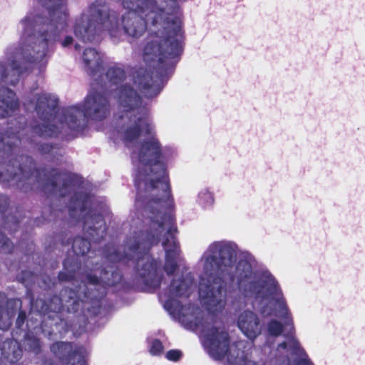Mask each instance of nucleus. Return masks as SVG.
<instances>
[{"mask_svg":"<svg viewBox=\"0 0 365 365\" xmlns=\"http://www.w3.org/2000/svg\"><path fill=\"white\" fill-rule=\"evenodd\" d=\"M59 278H60L61 279H64V274H63V273H61V274H59Z\"/></svg>","mask_w":365,"mask_h":365,"instance_id":"nucleus-29","label":"nucleus"},{"mask_svg":"<svg viewBox=\"0 0 365 365\" xmlns=\"http://www.w3.org/2000/svg\"><path fill=\"white\" fill-rule=\"evenodd\" d=\"M11 84H14V82L13 81V80H11Z\"/></svg>","mask_w":365,"mask_h":365,"instance_id":"nucleus-33","label":"nucleus"},{"mask_svg":"<svg viewBox=\"0 0 365 365\" xmlns=\"http://www.w3.org/2000/svg\"><path fill=\"white\" fill-rule=\"evenodd\" d=\"M88 279L91 284H96L98 282V279L96 277L89 276Z\"/></svg>","mask_w":365,"mask_h":365,"instance_id":"nucleus-24","label":"nucleus"},{"mask_svg":"<svg viewBox=\"0 0 365 365\" xmlns=\"http://www.w3.org/2000/svg\"><path fill=\"white\" fill-rule=\"evenodd\" d=\"M51 185L53 187V190L56 191L57 189H58V192H61V187H58V182L56 183L54 182H51Z\"/></svg>","mask_w":365,"mask_h":365,"instance_id":"nucleus-25","label":"nucleus"},{"mask_svg":"<svg viewBox=\"0 0 365 365\" xmlns=\"http://www.w3.org/2000/svg\"><path fill=\"white\" fill-rule=\"evenodd\" d=\"M34 344H35V347L34 349L38 348V341H35Z\"/></svg>","mask_w":365,"mask_h":365,"instance_id":"nucleus-28","label":"nucleus"},{"mask_svg":"<svg viewBox=\"0 0 365 365\" xmlns=\"http://www.w3.org/2000/svg\"><path fill=\"white\" fill-rule=\"evenodd\" d=\"M178 0H123L128 11L121 19L123 31L140 36L148 28L143 57L146 63H173L182 50L183 32Z\"/></svg>","mask_w":365,"mask_h":365,"instance_id":"nucleus-3","label":"nucleus"},{"mask_svg":"<svg viewBox=\"0 0 365 365\" xmlns=\"http://www.w3.org/2000/svg\"><path fill=\"white\" fill-rule=\"evenodd\" d=\"M11 344L14 346V347H16L17 346L16 342L11 341Z\"/></svg>","mask_w":365,"mask_h":365,"instance_id":"nucleus-30","label":"nucleus"},{"mask_svg":"<svg viewBox=\"0 0 365 365\" xmlns=\"http://www.w3.org/2000/svg\"><path fill=\"white\" fill-rule=\"evenodd\" d=\"M10 241L4 236L0 237V247H1L5 252L10 250Z\"/></svg>","mask_w":365,"mask_h":365,"instance_id":"nucleus-18","label":"nucleus"},{"mask_svg":"<svg viewBox=\"0 0 365 365\" xmlns=\"http://www.w3.org/2000/svg\"><path fill=\"white\" fill-rule=\"evenodd\" d=\"M83 61L88 73L94 75L101 68V56L93 48H87L83 53Z\"/></svg>","mask_w":365,"mask_h":365,"instance_id":"nucleus-10","label":"nucleus"},{"mask_svg":"<svg viewBox=\"0 0 365 365\" xmlns=\"http://www.w3.org/2000/svg\"><path fill=\"white\" fill-rule=\"evenodd\" d=\"M86 224L92 240L96 241L103 237L106 226L101 216L91 218V221L86 222Z\"/></svg>","mask_w":365,"mask_h":365,"instance_id":"nucleus-11","label":"nucleus"},{"mask_svg":"<svg viewBox=\"0 0 365 365\" xmlns=\"http://www.w3.org/2000/svg\"><path fill=\"white\" fill-rule=\"evenodd\" d=\"M25 317H26V314L24 312H21L19 313L18 319L16 320V323L19 326H20L21 324L24 323Z\"/></svg>","mask_w":365,"mask_h":365,"instance_id":"nucleus-23","label":"nucleus"},{"mask_svg":"<svg viewBox=\"0 0 365 365\" xmlns=\"http://www.w3.org/2000/svg\"><path fill=\"white\" fill-rule=\"evenodd\" d=\"M91 244L88 240L78 238L76 239L73 244V251L76 255H85L90 250Z\"/></svg>","mask_w":365,"mask_h":365,"instance_id":"nucleus-14","label":"nucleus"},{"mask_svg":"<svg viewBox=\"0 0 365 365\" xmlns=\"http://www.w3.org/2000/svg\"><path fill=\"white\" fill-rule=\"evenodd\" d=\"M51 351L59 356H69L71 365H86L89 351L84 347L73 350L72 345L66 342H57L51 346Z\"/></svg>","mask_w":365,"mask_h":365,"instance_id":"nucleus-7","label":"nucleus"},{"mask_svg":"<svg viewBox=\"0 0 365 365\" xmlns=\"http://www.w3.org/2000/svg\"><path fill=\"white\" fill-rule=\"evenodd\" d=\"M112 277H113V280L110 281V279L105 283L109 286L114 285L115 283L118 282L120 279V276L118 273H112Z\"/></svg>","mask_w":365,"mask_h":365,"instance_id":"nucleus-21","label":"nucleus"},{"mask_svg":"<svg viewBox=\"0 0 365 365\" xmlns=\"http://www.w3.org/2000/svg\"><path fill=\"white\" fill-rule=\"evenodd\" d=\"M181 352L178 350H170L167 352L166 358L170 361H178L181 357Z\"/></svg>","mask_w":365,"mask_h":365,"instance_id":"nucleus-16","label":"nucleus"},{"mask_svg":"<svg viewBox=\"0 0 365 365\" xmlns=\"http://www.w3.org/2000/svg\"><path fill=\"white\" fill-rule=\"evenodd\" d=\"M84 202H85L84 200H78V206L79 207V208L81 210L83 208Z\"/></svg>","mask_w":365,"mask_h":365,"instance_id":"nucleus-27","label":"nucleus"},{"mask_svg":"<svg viewBox=\"0 0 365 365\" xmlns=\"http://www.w3.org/2000/svg\"><path fill=\"white\" fill-rule=\"evenodd\" d=\"M163 351V346L162 343L158 340L154 339L151 341L150 346V352L153 356H158Z\"/></svg>","mask_w":365,"mask_h":365,"instance_id":"nucleus-15","label":"nucleus"},{"mask_svg":"<svg viewBox=\"0 0 365 365\" xmlns=\"http://www.w3.org/2000/svg\"><path fill=\"white\" fill-rule=\"evenodd\" d=\"M57 104V101L55 96L48 93L41 94L36 103V110L38 113H41V110H45L48 113L53 110Z\"/></svg>","mask_w":365,"mask_h":365,"instance_id":"nucleus-13","label":"nucleus"},{"mask_svg":"<svg viewBox=\"0 0 365 365\" xmlns=\"http://www.w3.org/2000/svg\"><path fill=\"white\" fill-rule=\"evenodd\" d=\"M16 174L9 173V171L6 173H1L0 172V181H9L11 179L14 178Z\"/></svg>","mask_w":365,"mask_h":365,"instance_id":"nucleus-20","label":"nucleus"},{"mask_svg":"<svg viewBox=\"0 0 365 365\" xmlns=\"http://www.w3.org/2000/svg\"><path fill=\"white\" fill-rule=\"evenodd\" d=\"M193 287L192 277L187 274L182 281L173 282L168 290L160 295V300L173 319L185 328L195 330L202 327V344L211 357L216 360L225 359L227 365H273L262 354V361L257 363L248 359L245 352L251 349L252 343L240 340L229 344L227 332L205 324L202 312L186 300Z\"/></svg>","mask_w":365,"mask_h":365,"instance_id":"nucleus-4","label":"nucleus"},{"mask_svg":"<svg viewBox=\"0 0 365 365\" xmlns=\"http://www.w3.org/2000/svg\"><path fill=\"white\" fill-rule=\"evenodd\" d=\"M14 303H15L16 306H17L19 304V300H15Z\"/></svg>","mask_w":365,"mask_h":365,"instance_id":"nucleus-31","label":"nucleus"},{"mask_svg":"<svg viewBox=\"0 0 365 365\" xmlns=\"http://www.w3.org/2000/svg\"><path fill=\"white\" fill-rule=\"evenodd\" d=\"M106 76L111 96L121 113L120 138L133 150L131 158L137 169L135 181L139 190L137 203L145 202L144 211L150 220L148 230L138 240L130 239L128 242L129 255L138 259V266L142 265L140 274L146 279V284L155 288L160 284L156 275L157 263L146 255L139 259L138 255L141 250L162 240L165 252V271L170 274L176 268L180 251L174 236L177 227L172 212L174 200L168 171L176 151L160 143L145 106H142L136 90L130 86L131 80L125 78L124 71L113 66L107 71Z\"/></svg>","mask_w":365,"mask_h":365,"instance_id":"nucleus-1","label":"nucleus"},{"mask_svg":"<svg viewBox=\"0 0 365 365\" xmlns=\"http://www.w3.org/2000/svg\"><path fill=\"white\" fill-rule=\"evenodd\" d=\"M51 185L53 187V190L56 191L57 189H58V192H61V187H58V182L56 183L54 182H51Z\"/></svg>","mask_w":365,"mask_h":365,"instance_id":"nucleus-26","label":"nucleus"},{"mask_svg":"<svg viewBox=\"0 0 365 365\" xmlns=\"http://www.w3.org/2000/svg\"><path fill=\"white\" fill-rule=\"evenodd\" d=\"M73 42V38L71 36H66L65 38L61 41V45L63 47L70 46Z\"/></svg>","mask_w":365,"mask_h":365,"instance_id":"nucleus-22","label":"nucleus"},{"mask_svg":"<svg viewBox=\"0 0 365 365\" xmlns=\"http://www.w3.org/2000/svg\"><path fill=\"white\" fill-rule=\"evenodd\" d=\"M68 178H69V177L67 176L66 175H58L56 177H55L54 180H52V182H54L56 184V183L60 182L61 181H66ZM63 186H64V187L70 186V184L63 182Z\"/></svg>","mask_w":365,"mask_h":365,"instance_id":"nucleus-19","label":"nucleus"},{"mask_svg":"<svg viewBox=\"0 0 365 365\" xmlns=\"http://www.w3.org/2000/svg\"><path fill=\"white\" fill-rule=\"evenodd\" d=\"M75 48H76V49H78V44H76V45H75Z\"/></svg>","mask_w":365,"mask_h":365,"instance_id":"nucleus-32","label":"nucleus"},{"mask_svg":"<svg viewBox=\"0 0 365 365\" xmlns=\"http://www.w3.org/2000/svg\"><path fill=\"white\" fill-rule=\"evenodd\" d=\"M196 202L203 210L211 209L215 202V195L209 188L202 189L197 194Z\"/></svg>","mask_w":365,"mask_h":365,"instance_id":"nucleus-12","label":"nucleus"},{"mask_svg":"<svg viewBox=\"0 0 365 365\" xmlns=\"http://www.w3.org/2000/svg\"><path fill=\"white\" fill-rule=\"evenodd\" d=\"M11 324V319L9 315H6L4 319L3 316L0 315V329H6Z\"/></svg>","mask_w":365,"mask_h":365,"instance_id":"nucleus-17","label":"nucleus"},{"mask_svg":"<svg viewBox=\"0 0 365 365\" xmlns=\"http://www.w3.org/2000/svg\"><path fill=\"white\" fill-rule=\"evenodd\" d=\"M237 326L243 334L252 341H254L262 332L259 319L252 311H245L240 314Z\"/></svg>","mask_w":365,"mask_h":365,"instance_id":"nucleus-8","label":"nucleus"},{"mask_svg":"<svg viewBox=\"0 0 365 365\" xmlns=\"http://www.w3.org/2000/svg\"><path fill=\"white\" fill-rule=\"evenodd\" d=\"M150 77L148 74H145L143 71L138 73L137 76L133 80V84L136 88L140 89L148 98L156 96L161 91L159 86L150 85L148 82Z\"/></svg>","mask_w":365,"mask_h":365,"instance_id":"nucleus-9","label":"nucleus"},{"mask_svg":"<svg viewBox=\"0 0 365 365\" xmlns=\"http://www.w3.org/2000/svg\"><path fill=\"white\" fill-rule=\"evenodd\" d=\"M107 113V98L98 92L90 91L82 104L66 108L53 117L42 119L35 131L43 137L58 134L74 136L86 126L88 118L101 120Z\"/></svg>","mask_w":365,"mask_h":365,"instance_id":"nucleus-5","label":"nucleus"},{"mask_svg":"<svg viewBox=\"0 0 365 365\" xmlns=\"http://www.w3.org/2000/svg\"><path fill=\"white\" fill-rule=\"evenodd\" d=\"M101 30L107 31L112 37H117L121 31V26L114 12L96 4L76 19L73 26L76 36L84 41H91L95 34Z\"/></svg>","mask_w":365,"mask_h":365,"instance_id":"nucleus-6","label":"nucleus"},{"mask_svg":"<svg viewBox=\"0 0 365 365\" xmlns=\"http://www.w3.org/2000/svg\"><path fill=\"white\" fill-rule=\"evenodd\" d=\"M230 280L236 283L238 294L232 301L236 308L245 307L252 300L254 308L264 317H275L266 324L270 337L282 335L285 327L289 337L275 344L268 338L261 349L265 359L273 365H314L299 340L293 335L294 319L287 297L275 277L266 269H257L256 261L249 252L240 250L233 241L217 240L211 242L197 264L199 272V295L207 309L215 312L226 304V293L216 276L217 270L232 267Z\"/></svg>","mask_w":365,"mask_h":365,"instance_id":"nucleus-2","label":"nucleus"}]
</instances>
